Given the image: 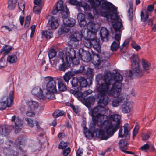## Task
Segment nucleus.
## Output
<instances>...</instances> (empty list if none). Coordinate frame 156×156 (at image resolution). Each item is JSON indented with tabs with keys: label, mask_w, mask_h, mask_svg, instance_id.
<instances>
[{
	"label": "nucleus",
	"mask_w": 156,
	"mask_h": 156,
	"mask_svg": "<svg viewBox=\"0 0 156 156\" xmlns=\"http://www.w3.org/2000/svg\"><path fill=\"white\" fill-rule=\"evenodd\" d=\"M65 60L67 62H72L73 58L76 56V51L74 48L70 47L65 48Z\"/></svg>",
	"instance_id": "11"
},
{
	"label": "nucleus",
	"mask_w": 156,
	"mask_h": 156,
	"mask_svg": "<svg viewBox=\"0 0 156 156\" xmlns=\"http://www.w3.org/2000/svg\"><path fill=\"white\" fill-rule=\"evenodd\" d=\"M131 44L132 47L137 51H138L141 48V47L139 45H137L134 42H133Z\"/></svg>",
	"instance_id": "63"
},
{
	"label": "nucleus",
	"mask_w": 156,
	"mask_h": 156,
	"mask_svg": "<svg viewBox=\"0 0 156 156\" xmlns=\"http://www.w3.org/2000/svg\"><path fill=\"white\" fill-rule=\"evenodd\" d=\"M4 152L6 156H14L16 152L11 150L10 148L5 147L4 149Z\"/></svg>",
	"instance_id": "34"
},
{
	"label": "nucleus",
	"mask_w": 156,
	"mask_h": 156,
	"mask_svg": "<svg viewBox=\"0 0 156 156\" xmlns=\"http://www.w3.org/2000/svg\"><path fill=\"white\" fill-rule=\"evenodd\" d=\"M142 65L144 69L146 71L147 73H149L148 70L150 69L151 66L150 63L144 59L142 60Z\"/></svg>",
	"instance_id": "33"
},
{
	"label": "nucleus",
	"mask_w": 156,
	"mask_h": 156,
	"mask_svg": "<svg viewBox=\"0 0 156 156\" xmlns=\"http://www.w3.org/2000/svg\"><path fill=\"white\" fill-rule=\"evenodd\" d=\"M69 27L67 26L66 25H65L64 23L62 25L60 28V30L61 32L62 33L63 32L67 33L69 31Z\"/></svg>",
	"instance_id": "50"
},
{
	"label": "nucleus",
	"mask_w": 156,
	"mask_h": 156,
	"mask_svg": "<svg viewBox=\"0 0 156 156\" xmlns=\"http://www.w3.org/2000/svg\"><path fill=\"white\" fill-rule=\"evenodd\" d=\"M11 132V130L6 126H0V135L6 136Z\"/></svg>",
	"instance_id": "30"
},
{
	"label": "nucleus",
	"mask_w": 156,
	"mask_h": 156,
	"mask_svg": "<svg viewBox=\"0 0 156 156\" xmlns=\"http://www.w3.org/2000/svg\"><path fill=\"white\" fill-rule=\"evenodd\" d=\"M109 16L111 17L112 19L114 20H115L117 21H121V20L118 16L117 14L115 12H112L111 14H110Z\"/></svg>",
	"instance_id": "49"
},
{
	"label": "nucleus",
	"mask_w": 156,
	"mask_h": 156,
	"mask_svg": "<svg viewBox=\"0 0 156 156\" xmlns=\"http://www.w3.org/2000/svg\"><path fill=\"white\" fill-rule=\"evenodd\" d=\"M78 56H79L80 59L83 60L84 62H89L91 59V56L90 53L87 51H83L81 53L79 52Z\"/></svg>",
	"instance_id": "14"
},
{
	"label": "nucleus",
	"mask_w": 156,
	"mask_h": 156,
	"mask_svg": "<svg viewBox=\"0 0 156 156\" xmlns=\"http://www.w3.org/2000/svg\"><path fill=\"white\" fill-rule=\"evenodd\" d=\"M58 89L60 91H64L66 90V87L63 82L62 81L59 80L58 81Z\"/></svg>",
	"instance_id": "48"
},
{
	"label": "nucleus",
	"mask_w": 156,
	"mask_h": 156,
	"mask_svg": "<svg viewBox=\"0 0 156 156\" xmlns=\"http://www.w3.org/2000/svg\"><path fill=\"white\" fill-rule=\"evenodd\" d=\"M107 54V53H105V54H102L101 59L99 54H94L93 55L92 63L97 69H101L104 66V64L108 60L109 56H104V55H106Z\"/></svg>",
	"instance_id": "7"
},
{
	"label": "nucleus",
	"mask_w": 156,
	"mask_h": 156,
	"mask_svg": "<svg viewBox=\"0 0 156 156\" xmlns=\"http://www.w3.org/2000/svg\"><path fill=\"white\" fill-rule=\"evenodd\" d=\"M93 69L91 68H89L87 69L86 74L88 77H90L93 76Z\"/></svg>",
	"instance_id": "57"
},
{
	"label": "nucleus",
	"mask_w": 156,
	"mask_h": 156,
	"mask_svg": "<svg viewBox=\"0 0 156 156\" xmlns=\"http://www.w3.org/2000/svg\"><path fill=\"white\" fill-rule=\"evenodd\" d=\"M25 121L27 122V125L29 126L33 127L34 126L33 120L30 118H26L25 119Z\"/></svg>",
	"instance_id": "53"
},
{
	"label": "nucleus",
	"mask_w": 156,
	"mask_h": 156,
	"mask_svg": "<svg viewBox=\"0 0 156 156\" xmlns=\"http://www.w3.org/2000/svg\"><path fill=\"white\" fill-rule=\"evenodd\" d=\"M110 73L111 75V80H112V89H114L118 95L121 91L122 84L121 82L123 80V78L122 76L119 73H116L114 79L110 72H108L106 74Z\"/></svg>",
	"instance_id": "5"
},
{
	"label": "nucleus",
	"mask_w": 156,
	"mask_h": 156,
	"mask_svg": "<svg viewBox=\"0 0 156 156\" xmlns=\"http://www.w3.org/2000/svg\"><path fill=\"white\" fill-rule=\"evenodd\" d=\"M70 152V149L68 147L63 151V155L64 156H67Z\"/></svg>",
	"instance_id": "64"
},
{
	"label": "nucleus",
	"mask_w": 156,
	"mask_h": 156,
	"mask_svg": "<svg viewBox=\"0 0 156 156\" xmlns=\"http://www.w3.org/2000/svg\"><path fill=\"white\" fill-rule=\"evenodd\" d=\"M131 68L132 69L129 71L128 77L133 79L136 77H140L143 76V71L141 69L139 64L135 65L133 64L131 65Z\"/></svg>",
	"instance_id": "9"
},
{
	"label": "nucleus",
	"mask_w": 156,
	"mask_h": 156,
	"mask_svg": "<svg viewBox=\"0 0 156 156\" xmlns=\"http://www.w3.org/2000/svg\"><path fill=\"white\" fill-rule=\"evenodd\" d=\"M14 90H11L7 97H4L2 98V102H0V110L5 109L7 107H10L13 103Z\"/></svg>",
	"instance_id": "8"
},
{
	"label": "nucleus",
	"mask_w": 156,
	"mask_h": 156,
	"mask_svg": "<svg viewBox=\"0 0 156 156\" xmlns=\"http://www.w3.org/2000/svg\"><path fill=\"white\" fill-rule=\"evenodd\" d=\"M121 35L115 34V41L112 42L110 46L111 50L112 51H116L119 47L120 42Z\"/></svg>",
	"instance_id": "13"
},
{
	"label": "nucleus",
	"mask_w": 156,
	"mask_h": 156,
	"mask_svg": "<svg viewBox=\"0 0 156 156\" xmlns=\"http://www.w3.org/2000/svg\"><path fill=\"white\" fill-rule=\"evenodd\" d=\"M140 60L138 56L136 54H133L131 57V65L139 64Z\"/></svg>",
	"instance_id": "38"
},
{
	"label": "nucleus",
	"mask_w": 156,
	"mask_h": 156,
	"mask_svg": "<svg viewBox=\"0 0 156 156\" xmlns=\"http://www.w3.org/2000/svg\"><path fill=\"white\" fill-rule=\"evenodd\" d=\"M63 22L65 25H66L67 26L73 27L75 26L76 21L75 20L72 18H65L63 19Z\"/></svg>",
	"instance_id": "23"
},
{
	"label": "nucleus",
	"mask_w": 156,
	"mask_h": 156,
	"mask_svg": "<svg viewBox=\"0 0 156 156\" xmlns=\"http://www.w3.org/2000/svg\"><path fill=\"white\" fill-rule=\"evenodd\" d=\"M34 3L36 5L35 6H43L41 0H34Z\"/></svg>",
	"instance_id": "61"
},
{
	"label": "nucleus",
	"mask_w": 156,
	"mask_h": 156,
	"mask_svg": "<svg viewBox=\"0 0 156 156\" xmlns=\"http://www.w3.org/2000/svg\"><path fill=\"white\" fill-rule=\"evenodd\" d=\"M60 79L57 77H53L48 76L44 77L45 81L47 82L46 89H43V93L45 94V96L41 98L47 99V100H54L56 99L54 93L57 92L56 88V80Z\"/></svg>",
	"instance_id": "3"
},
{
	"label": "nucleus",
	"mask_w": 156,
	"mask_h": 156,
	"mask_svg": "<svg viewBox=\"0 0 156 156\" xmlns=\"http://www.w3.org/2000/svg\"><path fill=\"white\" fill-rule=\"evenodd\" d=\"M119 146L123 152L125 151V149H127V141L122 139L121 140L119 143Z\"/></svg>",
	"instance_id": "32"
},
{
	"label": "nucleus",
	"mask_w": 156,
	"mask_h": 156,
	"mask_svg": "<svg viewBox=\"0 0 156 156\" xmlns=\"http://www.w3.org/2000/svg\"><path fill=\"white\" fill-rule=\"evenodd\" d=\"M61 11V15L62 18H67L69 15V11L66 5H63V2L62 0L59 1L56 5L53 8L52 13L53 15L56 14L59 11Z\"/></svg>",
	"instance_id": "6"
},
{
	"label": "nucleus",
	"mask_w": 156,
	"mask_h": 156,
	"mask_svg": "<svg viewBox=\"0 0 156 156\" xmlns=\"http://www.w3.org/2000/svg\"><path fill=\"white\" fill-rule=\"evenodd\" d=\"M80 86L77 87L78 90H81L82 87H87L88 84L87 80L84 78L81 77L79 79Z\"/></svg>",
	"instance_id": "26"
},
{
	"label": "nucleus",
	"mask_w": 156,
	"mask_h": 156,
	"mask_svg": "<svg viewBox=\"0 0 156 156\" xmlns=\"http://www.w3.org/2000/svg\"><path fill=\"white\" fill-rule=\"evenodd\" d=\"M119 136L120 137H123L125 136V138L127 140H128L130 138V135L128 133H126L124 132V129L123 130L121 128L119 130Z\"/></svg>",
	"instance_id": "36"
},
{
	"label": "nucleus",
	"mask_w": 156,
	"mask_h": 156,
	"mask_svg": "<svg viewBox=\"0 0 156 156\" xmlns=\"http://www.w3.org/2000/svg\"><path fill=\"white\" fill-rule=\"evenodd\" d=\"M69 3L72 5L77 6L79 7L81 5V2H80L77 0H69Z\"/></svg>",
	"instance_id": "55"
},
{
	"label": "nucleus",
	"mask_w": 156,
	"mask_h": 156,
	"mask_svg": "<svg viewBox=\"0 0 156 156\" xmlns=\"http://www.w3.org/2000/svg\"><path fill=\"white\" fill-rule=\"evenodd\" d=\"M13 47L11 46L8 45H5L0 50V53L1 54L4 52L3 54L4 55H7L10 51L12 50Z\"/></svg>",
	"instance_id": "27"
},
{
	"label": "nucleus",
	"mask_w": 156,
	"mask_h": 156,
	"mask_svg": "<svg viewBox=\"0 0 156 156\" xmlns=\"http://www.w3.org/2000/svg\"><path fill=\"white\" fill-rule=\"evenodd\" d=\"M27 104L31 110H34L38 107V103L35 101L30 100L27 102Z\"/></svg>",
	"instance_id": "24"
},
{
	"label": "nucleus",
	"mask_w": 156,
	"mask_h": 156,
	"mask_svg": "<svg viewBox=\"0 0 156 156\" xmlns=\"http://www.w3.org/2000/svg\"><path fill=\"white\" fill-rule=\"evenodd\" d=\"M114 98H115V100H113L112 102V105L114 107H117L119 105V104L122 102L124 99L123 95L122 94H120L117 97L111 96Z\"/></svg>",
	"instance_id": "19"
},
{
	"label": "nucleus",
	"mask_w": 156,
	"mask_h": 156,
	"mask_svg": "<svg viewBox=\"0 0 156 156\" xmlns=\"http://www.w3.org/2000/svg\"><path fill=\"white\" fill-rule=\"evenodd\" d=\"M18 0H9L8 2V8L10 10L14 9L15 8Z\"/></svg>",
	"instance_id": "35"
},
{
	"label": "nucleus",
	"mask_w": 156,
	"mask_h": 156,
	"mask_svg": "<svg viewBox=\"0 0 156 156\" xmlns=\"http://www.w3.org/2000/svg\"><path fill=\"white\" fill-rule=\"evenodd\" d=\"M128 18L129 20L130 21H132L133 17V10L129 9L128 11Z\"/></svg>",
	"instance_id": "59"
},
{
	"label": "nucleus",
	"mask_w": 156,
	"mask_h": 156,
	"mask_svg": "<svg viewBox=\"0 0 156 156\" xmlns=\"http://www.w3.org/2000/svg\"><path fill=\"white\" fill-rule=\"evenodd\" d=\"M105 112L101 110L94 115L92 112L93 123L90 125V129L94 133L98 131L97 136L101 140H107L120 128L121 116L114 114L108 117L104 115Z\"/></svg>",
	"instance_id": "1"
},
{
	"label": "nucleus",
	"mask_w": 156,
	"mask_h": 156,
	"mask_svg": "<svg viewBox=\"0 0 156 156\" xmlns=\"http://www.w3.org/2000/svg\"><path fill=\"white\" fill-rule=\"evenodd\" d=\"M108 31L107 29L105 27H101L100 32V35L101 39L105 41L104 39H105L106 41H108Z\"/></svg>",
	"instance_id": "22"
},
{
	"label": "nucleus",
	"mask_w": 156,
	"mask_h": 156,
	"mask_svg": "<svg viewBox=\"0 0 156 156\" xmlns=\"http://www.w3.org/2000/svg\"><path fill=\"white\" fill-rule=\"evenodd\" d=\"M139 127L138 123H136V126L133 130V138L136 135L138 132V130L139 129Z\"/></svg>",
	"instance_id": "56"
},
{
	"label": "nucleus",
	"mask_w": 156,
	"mask_h": 156,
	"mask_svg": "<svg viewBox=\"0 0 156 156\" xmlns=\"http://www.w3.org/2000/svg\"><path fill=\"white\" fill-rule=\"evenodd\" d=\"M11 121L14 122L15 124V130L18 132L20 131L22 126V121L18 116L16 117L13 116L12 117Z\"/></svg>",
	"instance_id": "15"
},
{
	"label": "nucleus",
	"mask_w": 156,
	"mask_h": 156,
	"mask_svg": "<svg viewBox=\"0 0 156 156\" xmlns=\"http://www.w3.org/2000/svg\"><path fill=\"white\" fill-rule=\"evenodd\" d=\"M79 82V80L77 78H73L71 82V83L72 85V87L75 89V87H79L78 84Z\"/></svg>",
	"instance_id": "46"
},
{
	"label": "nucleus",
	"mask_w": 156,
	"mask_h": 156,
	"mask_svg": "<svg viewBox=\"0 0 156 156\" xmlns=\"http://www.w3.org/2000/svg\"><path fill=\"white\" fill-rule=\"evenodd\" d=\"M84 69V67L83 66H81L79 70L75 71L74 72V74L82 73Z\"/></svg>",
	"instance_id": "62"
},
{
	"label": "nucleus",
	"mask_w": 156,
	"mask_h": 156,
	"mask_svg": "<svg viewBox=\"0 0 156 156\" xmlns=\"http://www.w3.org/2000/svg\"><path fill=\"white\" fill-rule=\"evenodd\" d=\"M74 76V73L73 72L68 71L63 76L64 80L65 82L68 83L71 78Z\"/></svg>",
	"instance_id": "28"
},
{
	"label": "nucleus",
	"mask_w": 156,
	"mask_h": 156,
	"mask_svg": "<svg viewBox=\"0 0 156 156\" xmlns=\"http://www.w3.org/2000/svg\"><path fill=\"white\" fill-rule=\"evenodd\" d=\"M87 39L91 41L95 40L99 41V40L96 38V35L95 33L93 31L91 30L88 31L87 33Z\"/></svg>",
	"instance_id": "29"
},
{
	"label": "nucleus",
	"mask_w": 156,
	"mask_h": 156,
	"mask_svg": "<svg viewBox=\"0 0 156 156\" xmlns=\"http://www.w3.org/2000/svg\"><path fill=\"white\" fill-rule=\"evenodd\" d=\"M80 5L79 7H82L85 11H90L91 8L90 6L86 2H81Z\"/></svg>",
	"instance_id": "43"
},
{
	"label": "nucleus",
	"mask_w": 156,
	"mask_h": 156,
	"mask_svg": "<svg viewBox=\"0 0 156 156\" xmlns=\"http://www.w3.org/2000/svg\"><path fill=\"white\" fill-rule=\"evenodd\" d=\"M48 23L52 29H56L59 26L58 19L56 17L52 16L49 20Z\"/></svg>",
	"instance_id": "18"
},
{
	"label": "nucleus",
	"mask_w": 156,
	"mask_h": 156,
	"mask_svg": "<svg viewBox=\"0 0 156 156\" xmlns=\"http://www.w3.org/2000/svg\"><path fill=\"white\" fill-rule=\"evenodd\" d=\"M68 144V142H64V141H61L60 143L58 148L59 149H63L67 147Z\"/></svg>",
	"instance_id": "52"
},
{
	"label": "nucleus",
	"mask_w": 156,
	"mask_h": 156,
	"mask_svg": "<svg viewBox=\"0 0 156 156\" xmlns=\"http://www.w3.org/2000/svg\"><path fill=\"white\" fill-rule=\"evenodd\" d=\"M56 55V52L53 49L50 50L48 52V55L50 59L55 57Z\"/></svg>",
	"instance_id": "47"
},
{
	"label": "nucleus",
	"mask_w": 156,
	"mask_h": 156,
	"mask_svg": "<svg viewBox=\"0 0 156 156\" xmlns=\"http://www.w3.org/2000/svg\"><path fill=\"white\" fill-rule=\"evenodd\" d=\"M18 5L19 11H21L22 14L23 15L25 6V2L23 0H21L20 3H18Z\"/></svg>",
	"instance_id": "42"
},
{
	"label": "nucleus",
	"mask_w": 156,
	"mask_h": 156,
	"mask_svg": "<svg viewBox=\"0 0 156 156\" xmlns=\"http://www.w3.org/2000/svg\"><path fill=\"white\" fill-rule=\"evenodd\" d=\"M84 46L88 48H90L92 47L98 53H101V46L99 41L95 40L91 41L89 39H86L83 42Z\"/></svg>",
	"instance_id": "10"
},
{
	"label": "nucleus",
	"mask_w": 156,
	"mask_h": 156,
	"mask_svg": "<svg viewBox=\"0 0 156 156\" xmlns=\"http://www.w3.org/2000/svg\"><path fill=\"white\" fill-rule=\"evenodd\" d=\"M90 0V5L92 8L93 6L96 7L95 5L100 4L99 8L103 10H106L115 12L117 10V8L112 3L108 2L106 0Z\"/></svg>",
	"instance_id": "4"
},
{
	"label": "nucleus",
	"mask_w": 156,
	"mask_h": 156,
	"mask_svg": "<svg viewBox=\"0 0 156 156\" xmlns=\"http://www.w3.org/2000/svg\"><path fill=\"white\" fill-rule=\"evenodd\" d=\"M141 20L143 22H145L148 18V13L147 10H145L144 13L142 11L141 12Z\"/></svg>",
	"instance_id": "44"
},
{
	"label": "nucleus",
	"mask_w": 156,
	"mask_h": 156,
	"mask_svg": "<svg viewBox=\"0 0 156 156\" xmlns=\"http://www.w3.org/2000/svg\"><path fill=\"white\" fill-rule=\"evenodd\" d=\"M17 58L15 55H9L7 58V61L10 64H13L16 62Z\"/></svg>",
	"instance_id": "37"
},
{
	"label": "nucleus",
	"mask_w": 156,
	"mask_h": 156,
	"mask_svg": "<svg viewBox=\"0 0 156 156\" xmlns=\"http://www.w3.org/2000/svg\"><path fill=\"white\" fill-rule=\"evenodd\" d=\"M77 18L78 21L80 22L85 20V16L83 13H79L77 15Z\"/></svg>",
	"instance_id": "58"
},
{
	"label": "nucleus",
	"mask_w": 156,
	"mask_h": 156,
	"mask_svg": "<svg viewBox=\"0 0 156 156\" xmlns=\"http://www.w3.org/2000/svg\"><path fill=\"white\" fill-rule=\"evenodd\" d=\"M43 89L42 90L40 87L37 86L35 87L32 89L31 92L33 94L38 97L41 99L47 100V99L41 98V97L46 96L45 94L43 92Z\"/></svg>",
	"instance_id": "16"
},
{
	"label": "nucleus",
	"mask_w": 156,
	"mask_h": 156,
	"mask_svg": "<svg viewBox=\"0 0 156 156\" xmlns=\"http://www.w3.org/2000/svg\"><path fill=\"white\" fill-rule=\"evenodd\" d=\"M111 76L110 73L105 74L103 78L104 83L99 84L97 87V90L100 93L99 105L92 109V112L94 115H96V112H100L101 110H103L105 112V108L110 101L108 96L117 97L119 95L114 89L112 90V87L109 89V86L112 83L113 81Z\"/></svg>",
	"instance_id": "2"
},
{
	"label": "nucleus",
	"mask_w": 156,
	"mask_h": 156,
	"mask_svg": "<svg viewBox=\"0 0 156 156\" xmlns=\"http://www.w3.org/2000/svg\"><path fill=\"white\" fill-rule=\"evenodd\" d=\"M23 137L20 136L18 137L17 139L16 140L15 143L17 145V148H18L19 149L21 150V147L20 146H19V145L23 144Z\"/></svg>",
	"instance_id": "41"
},
{
	"label": "nucleus",
	"mask_w": 156,
	"mask_h": 156,
	"mask_svg": "<svg viewBox=\"0 0 156 156\" xmlns=\"http://www.w3.org/2000/svg\"><path fill=\"white\" fill-rule=\"evenodd\" d=\"M80 59L79 58V56H78V57H77L76 56L75 57H74V58H73L72 62H70L69 64L72 63L74 65H77L80 63Z\"/></svg>",
	"instance_id": "54"
},
{
	"label": "nucleus",
	"mask_w": 156,
	"mask_h": 156,
	"mask_svg": "<svg viewBox=\"0 0 156 156\" xmlns=\"http://www.w3.org/2000/svg\"><path fill=\"white\" fill-rule=\"evenodd\" d=\"M100 4L95 5L96 7L93 6L91 8L94 10L95 14L96 15H99L105 17L107 18V20H108L110 14V12L109 11H102L103 9L99 8Z\"/></svg>",
	"instance_id": "12"
},
{
	"label": "nucleus",
	"mask_w": 156,
	"mask_h": 156,
	"mask_svg": "<svg viewBox=\"0 0 156 156\" xmlns=\"http://www.w3.org/2000/svg\"><path fill=\"white\" fill-rule=\"evenodd\" d=\"M42 35L47 39H50L53 37V33L51 30H46L42 33Z\"/></svg>",
	"instance_id": "40"
},
{
	"label": "nucleus",
	"mask_w": 156,
	"mask_h": 156,
	"mask_svg": "<svg viewBox=\"0 0 156 156\" xmlns=\"http://www.w3.org/2000/svg\"><path fill=\"white\" fill-rule=\"evenodd\" d=\"M59 60L61 59L63 63L60 64L59 66V70L60 71H65L68 68V67L69 66V63L67 62L65 60L64 61V58L62 56V57L58 58Z\"/></svg>",
	"instance_id": "21"
},
{
	"label": "nucleus",
	"mask_w": 156,
	"mask_h": 156,
	"mask_svg": "<svg viewBox=\"0 0 156 156\" xmlns=\"http://www.w3.org/2000/svg\"><path fill=\"white\" fill-rule=\"evenodd\" d=\"M95 98L93 96H90L87 98L86 100V102L88 105H90L95 101Z\"/></svg>",
	"instance_id": "45"
},
{
	"label": "nucleus",
	"mask_w": 156,
	"mask_h": 156,
	"mask_svg": "<svg viewBox=\"0 0 156 156\" xmlns=\"http://www.w3.org/2000/svg\"><path fill=\"white\" fill-rule=\"evenodd\" d=\"M99 27V25L97 24L91 22H89L87 25V28L88 31L91 30L95 32Z\"/></svg>",
	"instance_id": "25"
},
{
	"label": "nucleus",
	"mask_w": 156,
	"mask_h": 156,
	"mask_svg": "<svg viewBox=\"0 0 156 156\" xmlns=\"http://www.w3.org/2000/svg\"><path fill=\"white\" fill-rule=\"evenodd\" d=\"M66 113L62 110H56L53 114V116L55 118H57L58 117L64 115Z\"/></svg>",
	"instance_id": "39"
},
{
	"label": "nucleus",
	"mask_w": 156,
	"mask_h": 156,
	"mask_svg": "<svg viewBox=\"0 0 156 156\" xmlns=\"http://www.w3.org/2000/svg\"><path fill=\"white\" fill-rule=\"evenodd\" d=\"M122 112L127 113H129L132 110V105L129 102L124 103L121 106Z\"/></svg>",
	"instance_id": "20"
},
{
	"label": "nucleus",
	"mask_w": 156,
	"mask_h": 156,
	"mask_svg": "<svg viewBox=\"0 0 156 156\" xmlns=\"http://www.w3.org/2000/svg\"><path fill=\"white\" fill-rule=\"evenodd\" d=\"M82 36L79 33L75 32L70 35V38L71 41L77 42L79 41L81 38Z\"/></svg>",
	"instance_id": "31"
},
{
	"label": "nucleus",
	"mask_w": 156,
	"mask_h": 156,
	"mask_svg": "<svg viewBox=\"0 0 156 156\" xmlns=\"http://www.w3.org/2000/svg\"><path fill=\"white\" fill-rule=\"evenodd\" d=\"M150 133H144L142 135V139L144 140H147L150 137Z\"/></svg>",
	"instance_id": "60"
},
{
	"label": "nucleus",
	"mask_w": 156,
	"mask_h": 156,
	"mask_svg": "<svg viewBox=\"0 0 156 156\" xmlns=\"http://www.w3.org/2000/svg\"><path fill=\"white\" fill-rule=\"evenodd\" d=\"M121 21H118L112 25V27L115 31V34H120L121 36L122 31L124 29Z\"/></svg>",
	"instance_id": "17"
},
{
	"label": "nucleus",
	"mask_w": 156,
	"mask_h": 156,
	"mask_svg": "<svg viewBox=\"0 0 156 156\" xmlns=\"http://www.w3.org/2000/svg\"><path fill=\"white\" fill-rule=\"evenodd\" d=\"M42 6H34L33 7L34 12L38 14L41 12Z\"/></svg>",
	"instance_id": "51"
}]
</instances>
